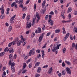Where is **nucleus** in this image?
I'll list each match as a JSON object with an SVG mask.
<instances>
[{"label": "nucleus", "mask_w": 77, "mask_h": 77, "mask_svg": "<svg viewBox=\"0 0 77 77\" xmlns=\"http://www.w3.org/2000/svg\"><path fill=\"white\" fill-rule=\"evenodd\" d=\"M11 60H10L9 63V65H11V68L12 71H13V72H15V69L14 66H15V63L14 62L11 63Z\"/></svg>", "instance_id": "obj_1"}, {"label": "nucleus", "mask_w": 77, "mask_h": 77, "mask_svg": "<svg viewBox=\"0 0 77 77\" xmlns=\"http://www.w3.org/2000/svg\"><path fill=\"white\" fill-rule=\"evenodd\" d=\"M60 45H61V44H59V45H57V46H56L55 45L54 47H53L52 49L53 52L56 51V54H57L58 52L57 51H55V50H56L57 49H59V47H60Z\"/></svg>", "instance_id": "obj_2"}, {"label": "nucleus", "mask_w": 77, "mask_h": 77, "mask_svg": "<svg viewBox=\"0 0 77 77\" xmlns=\"http://www.w3.org/2000/svg\"><path fill=\"white\" fill-rule=\"evenodd\" d=\"M14 42H16L17 44V46H20L21 45V40H19L18 39V38L17 37L15 39V40L14 41Z\"/></svg>", "instance_id": "obj_3"}, {"label": "nucleus", "mask_w": 77, "mask_h": 77, "mask_svg": "<svg viewBox=\"0 0 77 77\" xmlns=\"http://www.w3.org/2000/svg\"><path fill=\"white\" fill-rule=\"evenodd\" d=\"M48 22H50V24L51 26H53V22L51 20V15H49V18L48 20Z\"/></svg>", "instance_id": "obj_4"}, {"label": "nucleus", "mask_w": 77, "mask_h": 77, "mask_svg": "<svg viewBox=\"0 0 77 77\" xmlns=\"http://www.w3.org/2000/svg\"><path fill=\"white\" fill-rule=\"evenodd\" d=\"M31 23L29 22H27L26 24V29H30L31 27Z\"/></svg>", "instance_id": "obj_5"}, {"label": "nucleus", "mask_w": 77, "mask_h": 77, "mask_svg": "<svg viewBox=\"0 0 77 77\" xmlns=\"http://www.w3.org/2000/svg\"><path fill=\"white\" fill-rule=\"evenodd\" d=\"M69 33L68 32L67 33L65 37L64 38L63 40L64 41H65L66 40L67 38L69 37Z\"/></svg>", "instance_id": "obj_6"}, {"label": "nucleus", "mask_w": 77, "mask_h": 77, "mask_svg": "<svg viewBox=\"0 0 77 77\" xmlns=\"http://www.w3.org/2000/svg\"><path fill=\"white\" fill-rule=\"evenodd\" d=\"M66 70L67 73V74H69L70 75L71 74V70L68 67H67L66 68Z\"/></svg>", "instance_id": "obj_7"}, {"label": "nucleus", "mask_w": 77, "mask_h": 77, "mask_svg": "<svg viewBox=\"0 0 77 77\" xmlns=\"http://www.w3.org/2000/svg\"><path fill=\"white\" fill-rule=\"evenodd\" d=\"M23 0H21L20 1H19V5H19V7L23 8Z\"/></svg>", "instance_id": "obj_8"}, {"label": "nucleus", "mask_w": 77, "mask_h": 77, "mask_svg": "<svg viewBox=\"0 0 77 77\" xmlns=\"http://www.w3.org/2000/svg\"><path fill=\"white\" fill-rule=\"evenodd\" d=\"M35 15H34V18L32 20V26H34L35 24V20H36V17L35 16Z\"/></svg>", "instance_id": "obj_9"}, {"label": "nucleus", "mask_w": 77, "mask_h": 77, "mask_svg": "<svg viewBox=\"0 0 77 77\" xmlns=\"http://www.w3.org/2000/svg\"><path fill=\"white\" fill-rule=\"evenodd\" d=\"M15 17H16V15H15L11 18L10 20L11 23H13V22L12 21H13V20H14V19Z\"/></svg>", "instance_id": "obj_10"}, {"label": "nucleus", "mask_w": 77, "mask_h": 77, "mask_svg": "<svg viewBox=\"0 0 77 77\" xmlns=\"http://www.w3.org/2000/svg\"><path fill=\"white\" fill-rule=\"evenodd\" d=\"M53 70V67H51L48 71V74H51V72H52V70Z\"/></svg>", "instance_id": "obj_11"}, {"label": "nucleus", "mask_w": 77, "mask_h": 77, "mask_svg": "<svg viewBox=\"0 0 77 77\" xmlns=\"http://www.w3.org/2000/svg\"><path fill=\"white\" fill-rule=\"evenodd\" d=\"M47 9L46 8V7L42 9V11H41V13L42 14H44L45 12Z\"/></svg>", "instance_id": "obj_12"}, {"label": "nucleus", "mask_w": 77, "mask_h": 77, "mask_svg": "<svg viewBox=\"0 0 77 77\" xmlns=\"http://www.w3.org/2000/svg\"><path fill=\"white\" fill-rule=\"evenodd\" d=\"M65 13V11H64L63 12L62 11L61 13V15L62 16V17L63 18V19H65V15H64Z\"/></svg>", "instance_id": "obj_13"}, {"label": "nucleus", "mask_w": 77, "mask_h": 77, "mask_svg": "<svg viewBox=\"0 0 77 77\" xmlns=\"http://www.w3.org/2000/svg\"><path fill=\"white\" fill-rule=\"evenodd\" d=\"M10 49L9 51V53H14V50L13 49V48H11Z\"/></svg>", "instance_id": "obj_14"}, {"label": "nucleus", "mask_w": 77, "mask_h": 77, "mask_svg": "<svg viewBox=\"0 0 77 77\" xmlns=\"http://www.w3.org/2000/svg\"><path fill=\"white\" fill-rule=\"evenodd\" d=\"M13 44V45H15V42H14L13 41V42H11V43H9L8 45V47H11V46L12 45V44Z\"/></svg>", "instance_id": "obj_15"}, {"label": "nucleus", "mask_w": 77, "mask_h": 77, "mask_svg": "<svg viewBox=\"0 0 77 77\" xmlns=\"http://www.w3.org/2000/svg\"><path fill=\"white\" fill-rule=\"evenodd\" d=\"M23 68L22 69V70H24L25 69V68L26 67V63H24L23 65Z\"/></svg>", "instance_id": "obj_16"}, {"label": "nucleus", "mask_w": 77, "mask_h": 77, "mask_svg": "<svg viewBox=\"0 0 77 77\" xmlns=\"http://www.w3.org/2000/svg\"><path fill=\"white\" fill-rule=\"evenodd\" d=\"M45 2V0H44L43 2L42 5V8H44V6H45V3H46Z\"/></svg>", "instance_id": "obj_17"}, {"label": "nucleus", "mask_w": 77, "mask_h": 77, "mask_svg": "<svg viewBox=\"0 0 77 77\" xmlns=\"http://www.w3.org/2000/svg\"><path fill=\"white\" fill-rule=\"evenodd\" d=\"M36 17L37 18H40V16L39 13L38 12H36Z\"/></svg>", "instance_id": "obj_18"}, {"label": "nucleus", "mask_w": 77, "mask_h": 77, "mask_svg": "<svg viewBox=\"0 0 77 77\" xmlns=\"http://www.w3.org/2000/svg\"><path fill=\"white\" fill-rule=\"evenodd\" d=\"M41 51L42 52V58H44V56H45V54H44V50H42Z\"/></svg>", "instance_id": "obj_19"}, {"label": "nucleus", "mask_w": 77, "mask_h": 77, "mask_svg": "<svg viewBox=\"0 0 77 77\" xmlns=\"http://www.w3.org/2000/svg\"><path fill=\"white\" fill-rule=\"evenodd\" d=\"M27 7H23L22 8V11H26V10H27Z\"/></svg>", "instance_id": "obj_20"}, {"label": "nucleus", "mask_w": 77, "mask_h": 77, "mask_svg": "<svg viewBox=\"0 0 77 77\" xmlns=\"http://www.w3.org/2000/svg\"><path fill=\"white\" fill-rule=\"evenodd\" d=\"M5 14H1L0 16V17L1 19H3L4 18H5Z\"/></svg>", "instance_id": "obj_21"}, {"label": "nucleus", "mask_w": 77, "mask_h": 77, "mask_svg": "<svg viewBox=\"0 0 77 77\" xmlns=\"http://www.w3.org/2000/svg\"><path fill=\"white\" fill-rule=\"evenodd\" d=\"M72 11V9L71 8H68V11H67V13H69V12H71Z\"/></svg>", "instance_id": "obj_22"}, {"label": "nucleus", "mask_w": 77, "mask_h": 77, "mask_svg": "<svg viewBox=\"0 0 77 77\" xmlns=\"http://www.w3.org/2000/svg\"><path fill=\"white\" fill-rule=\"evenodd\" d=\"M65 63H66L67 65H71V62H70L69 61H68L67 60L65 61Z\"/></svg>", "instance_id": "obj_23"}, {"label": "nucleus", "mask_w": 77, "mask_h": 77, "mask_svg": "<svg viewBox=\"0 0 77 77\" xmlns=\"http://www.w3.org/2000/svg\"><path fill=\"white\" fill-rule=\"evenodd\" d=\"M43 38V37H42V36H40L38 39V41L39 42H41V41H42V39Z\"/></svg>", "instance_id": "obj_24"}, {"label": "nucleus", "mask_w": 77, "mask_h": 77, "mask_svg": "<svg viewBox=\"0 0 77 77\" xmlns=\"http://www.w3.org/2000/svg\"><path fill=\"white\" fill-rule=\"evenodd\" d=\"M39 64H40V62H37L35 63V66H38L39 65Z\"/></svg>", "instance_id": "obj_25"}, {"label": "nucleus", "mask_w": 77, "mask_h": 77, "mask_svg": "<svg viewBox=\"0 0 77 77\" xmlns=\"http://www.w3.org/2000/svg\"><path fill=\"white\" fill-rule=\"evenodd\" d=\"M70 21H72V20H69L68 21H65V20H63L62 21V23H68V22H70Z\"/></svg>", "instance_id": "obj_26"}, {"label": "nucleus", "mask_w": 77, "mask_h": 77, "mask_svg": "<svg viewBox=\"0 0 77 77\" xmlns=\"http://www.w3.org/2000/svg\"><path fill=\"white\" fill-rule=\"evenodd\" d=\"M12 26H10L8 29V32H10L12 30Z\"/></svg>", "instance_id": "obj_27"}, {"label": "nucleus", "mask_w": 77, "mask_h": 77, "mask_svg": "<svg viewBox=\"0 0 77 77\" xmlns=\"http://www.w3.org/2000/svg\"><path fill=\"white\" fill-rule=\"evenodd\" d=\"M9 57L10 60H11V59H12L13 58V55H12V54H10V55L9 56Z\"/></svg>", "instance_id": "obj_28"}, {"label": "nucleus", "mask_w": 77, "mask_h": 77, "mask_svg": "<svg viewBox=\"0 0 77 77\" xmlns=\"http://www.w3.org/2000/svg\"><path fill=\"white\" fill-rule=\"evenodd\" d=\"M37 72L40 73L41 72V67H39L37 69Z\"/></svg>", "instance_id": "obj_29"}, {"label": "nucleus", "mask_w": 77, "mask_h": 77, "mask_svg": "<svg viewBox=\"0 0 77 77\" xmlns=\"http://www.w3.org/2000/svg\"><path fill=\"white\" fill-rule=\"evenodd\" d=\"M63 34H66V31H65V28L63 27Z\"/></svg>", "instance_id": "obj_30"}, {"label": "nucleus", "mask_w": 77, "mask_h": 77, "mask_svg": "<svg viewBox=\"0 0 77 77\" xmlns=\"http://www.w3.org/2000/svg\"><path fill=\"white\" fill-rule=\"evenodd\" d=\"M5 53L4 52H3L0 54V57H2L5 54Z\"/></svg>", "instance_id": "obj_31"}, {"label": "nucleus", "mask_w": 77, "mask_h": 77, "mask_svg": "<svg viewBox=\"0 0 77 77\" xmlns=\"http://www.w3.org/2000/svg\"><path fill=\"white\" fill-rule=\"evenodd\" d=\"M60 32V30L59 29H57L55 30V32L57 33H59Z\"/></svg>", "instance_id": "obj_32"}, {"label": "nucleus", "mask_w": 77, "mask_h": 77, "mask_svg": "<svg viewBox=\"0 0 77 77\" xmlns=\"http://www.w3.org/2000/svg\"><path fill=\"white\" fill-rule=\"evenodd\" d=\"M38 32L40 33H41L42 32V31H41V28L38 27Z\"/></svg>", "instance_id": "obj_33"}, {"label": "nucleus", "mask_w": 77, "mask_h": 77, "mask_svg": "<svg viewBox=\"0 0 77 77\" xmlns=\"http://www.w3.org/2000/svg\"><path fill=\"white\" fill-rule=\"evenodd\" d=\"M30 17L29 15H28L26 17V20L27 21H28L30 20Z\"/></svg>", "instance_id": "obj_34"}, {"label": "nucleus", "mask_w": 77, "mask_h": 77, "mask_svg": "<svg viewBox=\"0 0 77 77\" xmlns=\"http://www.w3.org/2000/svg\"><path fill=\"white\" fill-rule=\"evenodd\" d=\"M26 41V39L24 38H21V43H23L24 42Z\"/></svg>", "instance_id": "obj_35"}, {"label": "nucleus", "mask_w": 77, "mask_h": 77, "mask_svg": "<svg viewBox=\"0 0 77 77\" xmlns=\"http://www.w3.org/2000/svg\"><path fill=\"white\" fill-rule=\"evenodd\" d=\"M65 71L64 70H63L62 72V74L63 75H65Z\"/></svg>", "instance_id": "obj_36"}, {"label": "nucleus", "mask_w": 77, "mask_h": 77, "mask_svg": "<svg viewBox=\"0 0 77 77\" xmlns=\"http://www.w3.org/2000/svg\"><path fill=\"white\" fill-rule=\"evenodd\" d=\"M73 30L74 31H75L76 33H77V27L74 26V27Z\"/></svg>", "instance_id": "obj_37"}, {"label": "nucleus", "mask_w": 77, "mask_h": 77, "mask_svg": "<svg viewBox=\"0 0 77 77\" xmlns=\"http://www.w3.org/2000/svg\"><path fill=\"white\" fill-rule=\"evenodd\" d=\"M31 61H32V58H30L27 61L26 63H28L29 62H31Z\"/></svg>", "instance_id": "obj_38"}, {"label": "nucleus", "mask_w": 77, "mask_h": 77, "mask_svg": "<svg viewBox=\"0 0 77 77\" xmlns=\"http://www.w3.org/2000/svg\"><path fill=\"white\" fill-rule=\"evenodd\" d=\"M47 43H46H46H45L44 45L43 46L42 48H46V45H47Z\"/></svg>", "instance_id": "obj_39"}, {"label": "nucleus", "mask_w": 77, "mask_h": 77, "mask_svg": "<svg viewBox=\"0 0 77 77\" xmlns=\"http://www.w3.org/2000/svg\"><path fill=\"white\" fill-rule=\"evenodd\" d=\"M26 14L24 13L23 14V16L22 17L23 19H24V18H25V17H26Z\"/></svg>", "instance_id": "obj_40"}, {"label": "nucleus", "mask_w": 77, "mask_h": 77, "mask_svg": "<svg viewBox=\"0 0 77 77\" xmlns=\"http://www.w3.org/2000/svg\"><path fill=\"white\" fill-rule=\"evenodd\" d=\"M15 2H14V3L12 4L11 5V6L12 7H14V6H15Z\"/></svg>", "instance_id": "obj_41"}, {"label": "nucleus", "mask_w": 77, "mask_h": 77, "mask_svg": "<svg viewBox=\"0 0 77 77\" xmlns=\"http://www.w3.org/2000/svg\"><path fill=\"white\" fill-rule=\"evenodd\" d=\"M4 7H3V5H2L1 7L0 8V10H1V11L4 10Z\"/></svg>", "instance_id": "obj_42"}, {"label": "nucleus", "mask_w": 77, "mask_h": 77, "mask_svg": "<svg viewBox=\"0 0 77 77\" xmlns=\"http://www.w3.org/2000/svg\"><path fill=\"white\" fill-rule=\"evenodd\" d=\"M63 53H64L66 51V48H64L63 49Z\"/></svg>", "instance_id": "obj_43"}, {"label": "nucleus", "mask_w": 77, "mask_h": 77, "mask_svg": "<svg viewBox=\"0 0 77 77\" xmlns=\"http://www.w3.org/2000/svg\"><path fill=\"white\" fill-rule=\"evenodd\" d=\"M65 63L64 62H63L62 63V66L63 67H64V66H65Z\"/></svg>", "instance_id": "obj_44"}, {"label": "nucleus", "mask_w": 77, "mask_h": 77, "mask_svg": "<svg viewBox=\"0 0 77 77\" xmlns=\"http://www.w3.org/2000/svg\"><path fill=\"white\" fill-rule=\"evenodd\" d=\"M36 53H39L40 52H41V51L39 49L37 50L36 51Z\"/></svg>", "instance_id": "obj_45"}, {"label": "nucleus", "mask_w": 77, "mask_h": 77, "mask_svg": "<svg viewBox=\"0 0 77 77\" xmlns=\"http://www.w3.org/2000/svg\"><path fill=\"white\" fill-rule=\"evenodd\" d=\"M75 44L74 43H73L72 45V47L73 48H74V47H75Z\"/></svg>", "instance_id": "obj_46"}, {"label": "nucleus", "mask_w": 77, "mask_h": 77, "mask_svg": "<svg viewBox=\"0 0 77 77\" xmlns=\"http://www.w3.org/2000/svg\"><path fill=\"white\" fill-rule=\"evenodd\" d=\"M50 34H51V32H49L47 33L46 36H50Z\"/></svg>", "instance_id": "obj_47"}, {"label": "nucleus", "mask_w": 77, "mask_h": 77, "mask_svg": "<svg viewBox=\"0 0 77 77\" xmlns=\"http://www.w3.org/2000/svg\"><path fill=\"white\" fill-rule=\"evenodd\" d=\"M1 12L2 14H4V13L5 12V10H2L1 11Z\"/></svg>", "instance_id": "obj_48"}, {"label": "nucleus", "mask_w": 77, "mask_h": 77, "mask_svg": "<svg viewBox=\"0 0 77 77\" xmlns=\"http://www.w3.org/2000/svg\"><path fill=\"white\" fill-rule=\"evenodd\" d=\"M8 49V47H6L4 50L5 52H6L7 51V50Z\"/></svg>", "instance_id": "obj_49"}, {"label": "nucleus", "mask_w": 77, "mask_h": 77, "mask_svg": "<svg viewBox=\"0 0 77 77\" xmlns=\"http://www.w3.org/2000/svg\"><path fill=\"white\" fill-rule=\"evenodd\" d=\"M40 76V75L39 74H36L35 75V77H39Z\"/></svg>", "instance_id": "obj_50"}, {"label": "nucleus", "mask_w": 77, "mask_h": 77, "mask_svg": "<svg viewBox=\"0 0 77 77\" xmlns=\"http://www.w3.org/2000/svg\"><path fill=\"white\" fill-rule=\"evenodd\" d=\"M48 15H46L45 17V20H48Z\"/></svg>", "instance_id": "obj_51"}, {"label": "nucleus", "mask_w": 77, "mask_h": 77, "mask_svg": "<svg viewBox=\"0 0 77 77\" xmlns=\"http://www.w3.org/2000/svg\"><path fill=\"white\" fill-rule=\"evenodd\" d=\"M29 2H30V0H29L27 1L26 2V5H28Z\"/></svg>", "instance_id": "obj_52"}, {"label": "nucleus", "mask_w": 77, "mask_h": 77, "mask_svg": "<svg viewBox=\"0 0 77 77\" xmlns=\"http://www.w3.org/2000/svg\"><path fill=\"white\" fill-rule=\"evenodd\" d=\"M27 72V70H25L23 71L22 72L23 74H24V73H25V72Z\"/></svg>", "instance_id": "obj_53"}, {"label": "nucleus", "mask_w": 77, "mask_h": 77, "mask_svg": "<svg viewBox=\"0 0 77 77\" xmlns=\"http://www.w3.org/2000/svg\"><path fill=\"white\" fill-rule=\"evenodd\" d=\"M34 11H36V5L35 4L34 5Z\"/></svg>", "instance_id": "obj_54"}, {"label": "nucleus", "mask_w": 77, "mask_h": 77, "mask_svg": "<svg viewBox=\"0 0 77 77\" xmlns=\"http://www.w3.org/2000/svg\"><path fill=\"white\" fill-rule=\"evenodd\" d=\"M32 51H30V52L29 53V56H31V54H32Z\"/></svg>", "instance_id": "obj_55"}, {"label": "nucleus", "mask_w": 77, "mask_h": 77, "mask_svg": "<svg viewBox=\"0 0 77 77\" xmlns=\"http://www.w3.org/2000/svg\"><path fill=\"white\" fill-rule=\"evenodd\" d=\"M18 53H21V49H20L18 50Z\"/></svg>", "instance_id": "obj_56"}, {"label": "nucleus", "mask_w": 77, "mask_h": 77, "mask_svg": "<svg viewBox=\"0 0 77 77\" xmlns=\"http://www.w3.org/2000/svg\"><path fill=\"white\" fill-rule=\"evenodd\" d=\"M17 58V54H15L14 55V56L13 57V59H15L16 58Z\"/></svg>", "instance_id": "obj_57"}, {"label": "nucleus", "mask_w": 77, "mask_h": 77, "mask_svg": "<svg viewBox=\"0 0 77 77\" xmlns=\"http://www.w3.org/2000/svg\"><path fill=\"white\" fill-rule=\"evenodd\" d=\"M48 65H46V66H44L43 67V68H48Z\"/></svg>", "instance_id": "obj_58"}, {"label": "nucleus", "mask_w": 77, "mask_h": 77, "mask_svg": "<svg viewBox=\"0 0 77 77\" xmlns=\"http://www.w3.org/2000/svg\"><path fill=\"white\" fill-rule=\"evenodd\" d=\"M51 15H54V12L53 11H51L49 13Z\"/></svg>", "instance_id": "obj_59"}, {"label": "nucleus", "mask_w": 77, "mask_h": 77, "mask_svg": "<svg viewBox=\"0 0 77 77\" xmlns=\"http://www.w3.org/2000/svg\"><path fill=\"white\" fill-rule=\"evenodd\" d=\"M32 64H29V68H32Z\"/></svg>", "instance_id": "obj_60"}, {"label": "nucleus", "mask_w": 77, "mask_h": 77, "mask_svg": "<svg viewBox=\"0 0 77 77\" xmlns=\"http://www.w3.org/2000/svg\"><path fill=\"white\" fill-rule=\"evenodd\" d=\"M35 32V33H40L38 31V30H36Z\"/></svg>", "instance_id": "obj_61"}, {"label": "nucleus", "mask_w": 77, "mask_h": 77, "mask_svg": "<svg viewBox=\"0 0 77 77\" xmlns=\"http://www.w3.org/2000/svg\"><path fill=\"white\" fill-rule=\"evenodd\" d=\"M41 54H39V55H38V56H37V58H39V57H41Z\"/></svg>", "instance_id": "obj_62"}, {"label": "nucleus", "mask_w": 77, "mask_h": 77, "mask_svg": "<svg viewBox=\"0 0 77 77\" xmlns=\"http://www.w3.org/2000/svg\"><path fill=\"white\" fill-rule=\"evenodd\" d=\"M58 76L59 77H61L62 76V73H59L58 74Z\"/></svg>", "instance_id": "obj_63"}, {"label": "nucleus", "mask_w": 77, "mask_h": 77, "mask_svg": "<svg viewBox=\"0 0 77 77\" xmlns=\"http://www.w3.org/2000/svg\"><path fill=\"white\" fill-rule=\"evenodd\" d=\"M63 0H60V2L61 3V4H63Z\"/></svg>", "instance_id": "obj_64"}]
</instances>
